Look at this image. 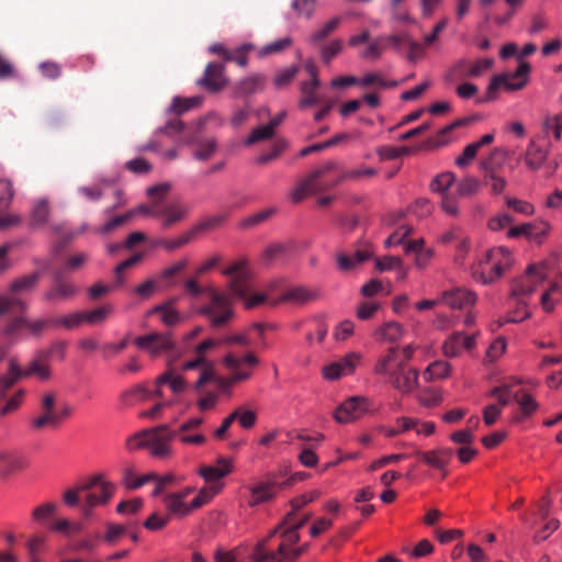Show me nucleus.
<instances>
[{
  "mask_svg": "<svg viewBox=\"0 0 562 562\" xmlns=\"http://www.w3.org/2000/svg\"><path fill=\"white\" fill-rule=\"evenodd\" d=\"M544 278L546 271L543 266L530 265L524 274L513 281L510 291L512 296L517 297L519 304L526 305L524 299L532 294Z\"/></svg>",
  "mask_w": 562,
  "mask_h": 562,
  "instance_id": "1a4fd4ad",
  "label": "nucleus"
},
{
  "mask_svg": "<svg viewBox=\"0 0 562 562\" xmlns=\"http://www.w3.org/2000/svg\"><path fill=\"white\" fill-rule=\"evenodd\" d=\"M403 335L404 328L397 322H387L375 330V337L382 341H396Z\"/></svg>",
  "mask_w": 562,
  "mask_h": 562,
  "instance_id": "473e14b6",
  "label": "nucleus"
},
{
  "mask_svg": "<svg viewBox=\"0 0 562 562\" xmlns=\"http://www.w3.org/2000/svg\"><path fill=\"white\" fill-rule=\"evenodd\" d=\"M529 240L541 244L550 233L552 226L546 220H537L529 222Z\"/></svg>",
  "mask_w": 562,
  "mask_h": 562,
  "instance_id": "a19ab883",
  "label": "nucleus"
},
{
  "mask_svg": "<svg viewBox=\"0 0 562 562\" xmlns=\"http://www.w3.org/2000/svg\"><path fill=\"white\" fill-rule=\"evenodd\" d=\"M274 135L269 124L260 125L251 131L249 136L245 139V145L250 146L257 142L266 140Z\"/></svg>",
  "mask_w": 562,
  "mask_h": 562,
  "instance_id": "6e6d98bb",
  "label": "nucleus"
},
{
  "mask_svg": "<svg viewBox=\"0 0 562 562\" xmlns=\"http://www.w3.org/2000/svg\"><path fill=\"white\" fill-rule=\"evenodd\" d=\"M480 182L473 177H467L458 183V194L460 196H470L477 192Z\"/></svg>",
  "mask_w": 562,
  "mask_h": 562,
  "instance_id": "774afa93",
  "label": "nucleus"
},
{
  "mask_svg": "<svg viewBox=\"0 0 562 562\" xmlns=\"http://www.w3.org/2000/svg\"><path fill=\"white\" fill-rule=\"evenodd\" d=\"M291 44H292V38L290 36H285V37L279 38V40H277L274 42H271V43L265 45L260 49L259 55L260 56H267V55L280 53L283 49L290 47Z\"/></svg>",
  "mask_w": 562,
  "mask_h": 562,
  "instance_id": "e2e57ef3",
  "label": "nucleus"
},
{
  "mask_svg": "<svg viewBox=\"0 0 562 562\" xmlns=\"http://www.w3.org/2000/svg\"><path fill=\"white\" fill-rule=\"evenodd\" d=\"M59 426L57 409L56 411H42V413L34 417L31 422V427L35 430L44 428H57Z\"/></svg>",
  "mask_w": 562,
  "mask_h": 562,
  "instance_id": "58836bf2",
  "label": "nucleus"
},
{
  "mask_svg": "<svg viewBox=\"0 0 562 562\" xmlns=\"http://www.w3.org/2000/svg\"><path fill=\"white\" fill-rule=\"evenodd\" d=\"M56 351H59V356L63 359L65 355L64 345L55 344L47 351H38L25 369H21L15 358H11L8 362V372L7 379L4 380V385L12 386L21 378L32 375H35L41 381L49 380L50 368L48 366L47 359Z\"/></svg>",
  "mask_w": 562,
  "mask_h": 562,
  "instance_id": "423d86ee",
  "label": "nucleus"
},
{
  "mask_svg": "<svg viewBox=\"0 0 562 562\" xmlns=\"http://www.w3.org/2000/svg\"><path fill=\"white\" fill-rule=\"evenodd\" d=\"M63 271H55L54 272V280L55 283L45 293V300L53 302V301H63L68 300L72 297L77 293V288L74 283L67 282L63 280Z\"/></svg>",
  "mask_w": 562,
  "mask_h": 562,
  "instance_id": "6ab92c4d",
  "label": "nucleus"
},
{
  "mask_svg": "<svg viewBox=\"0 0 562 562\" xmlns=\"http://www.w3.org/2000/svg\"><path fill=\"white\" fill-rule=\"evenodd\" d=\"M216 148L217 144L214 138L201 140L198 143V148L194 150L193 157L201 161L207 160L215 154Z\"/></svg>",
  "mask_w": 562,
  "mask_h": 562,
  "instance_id": "603ef678",
  "label": "nucleus"
},
{
  "mask_svg": "<svg viewBox=\"0 0 562 562\" xmlns=\"http://www.w3.org/2000/svg\"><path fill=\"white\" fill-rule=\"evenodd\" d=\"M249 498L247 501L250 507L258 506L259 504L270 501L276 493V484L271 482H257L248 485Z\"/></svg>",
  "mask_w": 562,
  "mask_h": 562,
  "instance_id": "5701e85b",
  "label": "nucleus"
},
{
  "mask_svg": "<svg viewBox=\"0 0 562 562\" xmlns=\"http://www.w3.org/2000/svg\"><path fill=\"white\" fill-rule=\"evenodd\" d=\"M514 401L519 405L521 411V417H515L516 420L531 416L539 407L535 397L525 391L515 392Z\"/></svg>",
  "mask_w": 562,
  "mask_h": 562,
  "instance_id": "c756f323",
  "label": "nucleus"
},
{
  "mask_svg": "<svg viewBox=\"0 0 562 562\" xmlns=\"http://www.w3.org/2000/svg\"><path fill=\"white\" fill-rule=\"evenodd\" d=\"M176 302V299L169 300L162 304L155 305L147 312V316H155L158 315L160 322L168 326H175L181 322H183L184 317L183 315L175 308L173 304Z\"/></svg>",
  "mask_w": 562,
  "mask_h": 562,
  "instance_id": "a211bd4d",
  "label": "nucleus"
},
{
  "mask_svg": "<svg viewBox=\"0 0 562 562\" xmlns=\"http://www.w3.org/2000/svg\"><path fill=\"white\" fill-rule=\"evenodd\" d=\"M175 438L176 432L168 425H161L134 434L126 440V448L131 451L147 449L151 457L165 459L172 454L171 441Z\"/></svg>",
  "mask_w": 562,
  "mask_h": 562,
  "instance_id": "7ed1b4c3",
  "label": "nucleus"
},
{
  "mask_svg": "<svg viewBox=\"0 0 562 562\" xmlns=\"http://www.w3.org/2000/svg\"><path fill=\"white\" fill-rule=\"evenodd\" d=\"M316 5L317 0H292L291 3V8L295 11L296 15L307 20L314 16Z\"/></svg>",
  "mask_w": 562,
  "mask_h": 562,
  "instance_id": "09e8293b",
  "label": "nucleus"
},
{
  "mask_svg": "<svg viewBox=\"0 0 562 562\" xmlns=\"http://www.w3.org/2000/svg\"><path fill=\"white\" fill-rule=\"evenodd\" d=\"M232 414H236V420H238L240 427L248 429L251 428L257 422V415L251 409H245L239 407L235 409Z\"/></svg>",
  "mask_w": 562,
  "mask_h": 562,
  "instance_id": "0e129e2a",
  "label": "nucleus"
},
{
  "mask_svg": "<svg viewBox=\"0 0 562 562\" xmlns=\"http://www.w3.org/2000/svg\"><path fill=\"white\" fill-rule=\"evenodd\" d=\"M202 101V97H191L186 99L175 97L167 111L176 114H182L193 108L201 105Z\"/></svg>",
  "mask_w": 562,
  "mask_h": 562,
  "instance_id": "ea45409f",
  "label": "nucleus"
},
{
  "mask_svg": "<svg viewBox=\"0 0 562 562\" xmlns=\"http://www.w3.org/2000/svg\"><path fill=\"white\" fill-rule=\"evenodd\" d=\"M513 262L512 252L507 247H494L473 263L471 276L476 282L486 285L498 280Z\"/></svg>",
  "mask_w": 562,
  "mask_h": 562,
  "instance_id": "20e7f679",
  "label": "nucleus"
},
{
  "mask_svg": "<svg viewBox=\"0 0 562 562\" xmlns=\"http://www.w3.org/2000/svg\"><path fill=\"white\" fill-rule=\"evenodd\" d=\"M507 342L505 338L497 337L487 348L486 358L488 361H496L506 350Z\"/></svg>",
  "mask_w": 562,
  "mask_h": 562,
  "instance_id": "338daca9",
  "label": "nucleus"
},
{
  "mask_svg": "<svg viewBox=\"0 0 562 562\" xmlns=\"http://www.w3.org/2000/svg\"><path fill=\"white\" fill-rule=\"evenodd\" d=\"M547 157L548 151L535 140H530L522 155V160L530 171H538L544 165Z\"/></svg>",
  "mask_w": 562,
  "mask_h": 562,
  "instance_id": "393cba45",
  "label": "nucleus"
},
{
  "mask_svg": "<svg viewBox=\"0 0 562 562\" xmlns=\"http://www.w3.org/2000/svg\"><path fill=\"white\" fill-rule=\"evenodd\" d=\"M160 216L162 217L164 227H169L177 222H180L188 213L187 206L183 204L176 202L171 203L165 209H159Z\"/></svg>",
  "mask_w": 562,
  "mask_h": 562,
  "instance_id": "cd10ccee",
  "label": "nucleus"
},
{
  "mask_svg": "<svg viewBox=\"0 0 562 562\" xmlns=\"http://www.w3.org/2000/svg\"><path fill=\"white\" fill-rule=\"evenodd\" d=\"M114 311L111 304L97 307L92 311L85 312L86 323L89 325L102 324Z\"/></svg>",
  "mask_w": 562,
  "mask_h": 562,
  "instance_id": "37998d69",
  "label": "nucleus"
},
{
  "mask_svg": "<svg viewBox=\"0 0 562 562\" xmlns=\"http://www.w3.org/2000/svg\"><path fill=\"white\" fill-rule=\"evenodd\" d=\"M297 510H291L286 517L284 518L283 522L278 527L276 528L274 530H272V532L270 533L269 538H272L277 532H291L293 530H295V532L300 536L299 533V529L301 527H303V525L310 519V515H305L304 517L302 518H296L295 516V513Z\"/></svg>",
  "mask_w": 562,
  "mask_h": 562,
  "instance_id": "72a5a7b5",
  "label": "nucleus"
},
{
  "mask_svg": "<svg viewBox=\"0 0 562 562\" xmlns=\"http://www.w3.org/2000/svg\"><path fill=\"white\" fill-rule=\"evenodd\" d=\"M329 166H325L312 171L306 178L301 180V182L290 192V199L294 203L301 202L304 198L310 194H313L317 190L316 180L327 170H329Z\"/></svg>",
  "mask_w": 562,
  "mask_h": 562,
  "instance_id": "f3484780",
  "label": "nucleus"
},
{
  "mask_svg": "<svg viewBox=\"0 0 562 562\" xmlns=\"http://www.w3.org/2000/svg\"><path fill=\"white\" fill-rule=\"evenodd\" d=\"M254 48L255 46L252 44H243L236 49L228 52L226 61H235L238 66L246 67L248 63L247 54Z\"/></svg>",
  "mask_w": 562,
  "mask_h": 562,
  "instance_id": "864d4df0",
  "label": "nucleus"
},
{
  "mask_svg": "<svg viewBox=\"0 0 562 562\" xmlns=\"http://www.w3.org/2000/svg\"><path fill=\"white\" fill-rule=\"evenodd\" d=\"M530 65L520 63L514 74H503L494 76L487 87V100L495 98V92L504 87L508 91H517L522 89L528 82Z\"/></svg>",
  "mask_w": 562,
  "mask_h": 562,
  "instance_id": "9d476101",
  "label": "nucleus"
},
{
  "mask_svg": "<svg viewBox=\"0 0 562 562\" xmlns=\"http://www.w3.org/2000/svg\"><path fill=\"white\" fill-rule=\"evenodd\" d=\"M456 177L452 172H443L437 176L430 183L434 192L443 193L453 184Z\"/></svg>",
  "mask_w": 562,
  "mask_h": 562,
  "instance_id": "4d7b16f0",
  "label": "nucleus"
},
{
  "mask_svg": "<svg viewBox=\"0 0 562 562\" xmlns=\"http://www.w3.org/2000/svg\"><path fill=\"white\" fill-rule=\"evenodd\" d=\"M344 47L342 41L339 38L331 40L323 45L319 49L322 61L329 65L331 60L341 53Z\"/></svg>",
  "mask_w": 562,
  "mask_h": 562,
  "instance_id": "a18cd8bd",
  "label": "nucleus"
},
{
  "mask_svg": "<svg viewBox=\"0 0 562 562\" xmlns=\"http://www.w3.org/2000/svg\"><path fill=\"white\" fill-rule=\"evenodd\" d=\"M451 366L443 360L431 362L424 371L423 376L426 381L435 379H445L450 374Z\"/></svg>",
  "mask_w": 562,
  "mask_h": 562,
  "instance_id": "e433bc0d",
  "label": "nucleus"
},
{
  "mask_svg": "<svg viewBox=\"0 0 562 562\" xmlns=\"http://www.w3.org/2000/svg\"><path fill=\"white\" fill-rule=\"evenodd\" d=\"M369 409L370 403L367 397L352 396L337 407L334 417L336 422L347 424L361 418Z\"/></svg>",
  "mask_w": 562,
  "mask_h": 562,
  "instance_id": "ddd939ff",
  "label": "nucleus"
},
{
  "mask_svg": "<svg viewBox=\"0 0 562 562\" xmlns=\"http://www.w3.org/2000/svg\"><path fill=\"white\" fill-rule=\"evenodd\" d=\"M159 291H162V290L160 289L159 284L157 283L156 279L154 277L147 279L146 281L138 284L134 289L135 294H137L140 299H149L155 293H157Z\"/></svg>",
  "mask_w": 562,
  "mask_h": 562,
  "instance_id": "052dcab7",
  "label": "nucleus"
},
{
  "mask_svg": "<svg viewBox=\"0 0 562 562\" xmlns=\"http://www.w3.org/2000/svg\"><path fill=\"white\" fill-rule=\"evenodd\" d=\"M53 326L63 327L65 329H74L86 323L85 312H75L53 319Z\"/></svg>",
  "mask_w": 562,
  "mask_h": 562,
  "instance_id": "79ce46f5",
  "label": "nucleus"
},
{
  "mask_svg": "<svg viewBox=\"0 0 562 562\" xmlns=\"http://www.w3.org/2000/svg\"><path fill=\"white\" fill-rule=\"evenodd\" d=\"M49 214V206L46 199H40L34 202L31 211V221L33 225H43Z\"/></svg>",
  "mask_w": 562,
  "mask_h": 562,
  "instance_id": "de8ad7c7",
  "label": "nucleus"
},
{
  "mask_svg": "<svg viewBox=\"0 0 562 562\" xmlns=\"http://www.w3.org/2000/svg\"><path fill=\"white\" fill-rule=\"evenodd\" d=\"M318 296L316 290L308 289L306 286H294L286 290L278 302H288L292 304H304L314 301Z\"/></svg>",
  "mask_w": 562,
  "mask_h": 562,
  "instance_id": "bb28decb",
  "label": "nucleus"
},
{
  "mask_svg": "<svg viewBox=\"0 0 562 562\" xmlns=\"http://www.w3.org/2000/svg\"><path fill=\"white\" fill-rule=\"evenodd\" d=\"M173 431L176 432V438L183 445L202 446L206 442V436L202 432L195 430L181 431L180 428Z\"/></svg>",
  "mask_w": 562,
  "mask_h": 562,
  "instance_id": "8fccbe9b",
  "label": "nucleus"
},
{
  "mask_svg": "<svg viewBox=\"0 0 562 562\" xmlns=\"http://www.w3.org/2000/svg\"><path fill=\"white\" fill-rule=\"evenodd\" d=\"M507 158V151L503 148H494L490 156L481 162V168L485 171H493L501 167Z\"/></svg>",
  "mask_w": 562,
  "mask_h": 562,
  "instance_id": "49530a36",
  "label": "nucleus"
},
{
  "mask_svg": "<svg viewBox=\"0 0 562 562\" xmlns=\"http://www.w3.org/2000/svg\"><path fill=\"white\" fill-rule=\"evenodd\" d=\"M543 131L559 140L562 137V114L548 115L542 123Z\"/></svg>",
  "mask_w": 562,
  "mask_h": 562,
  "instance_id": "3c124183",
  "label": "nucleus"
},
{
  "mask_svg": "<svg viewBox=\"0 0 562 562\" xmlns=\"http://www.w3.org/2000/svg\"><path fill=\"white\" fill-rule=\"evenodd\" d=\"M373 371L404 395L411 394L418 386V370L404 363L394 350H387L379 357Z\"/></svg>",
  "mask_w": 562,
  "mask_h": 562,
  "instance_id": "f257e3e1",
  "label": "nucleus"
},
{
  "mask_svg": "<svg viewBox=\"0 0 562 562\" xmlns=\"http://www.w3.org/2000/svg\"><path fill=\"white\" fill-rule=\"evenodd\" d=\"M101 481V474H97L92 476L88 482L78 485L75 488L67 490L64 493V502L68 506H76L79 503V495L81 492L90 491L93 487H97Z\"/></svg>",
  "mask_w": 562,
  "mask_h": 562,
  "instance_id": "7c9ffc66",
  "label": "nucleus"
},
{
  "mask_svg": "<svg viewBox=\"0 0 562 562\" xmlns=\"http://www.w3.org/2000/svg\"><path fill=\"white\" fill-rule=\"evenodd\" d=\"M124 400L125 402H130V397H133L137 401H148V400H151L154 398L155 396H157V394L155 393V391H149L146 385L144 384H137L133 387H131L130 390H127L125 393H124Z\"/></svg>",
  "mask_w": 562,
  "mask_h": 562,
  "instance_id": "5fc2aeb1",
  "label": "nucleus"
},
{
  "mask_svg": "<svg viewBox=\"0 0 562 562\" xmlns=\"http://www.w3.org/2000/svg\"><path fill=\"white\" fill-rule=\"evenodd\" d=\"M97 486L103 487V496H98V494L92 492L88 493L85 497V504L95 507L99 505L106 504L111 499L115 490V486L112 483L105 481L101 475V481H99V484Z\"/></svg>",
  "mask_w": 562,
  "mask_h": 562,
  "instance_id": "2f4dec72",
  "label": "nucleus"
},
{
  "mask_svg": "<svg viewBox=\"0 0 562 562\" xmlns=\"http://www.w3.org/2000/svg\"><path fill=\"white\" fill-rule=\"evenodd\" d=\"M223 363L229 371H232V374L226 380H220L218 383L224 386H229L240 381L248 380L251 376V372L240 370L241 366L246 364L249 367H256L259 363V360L252 352H248L244 357L227 353L223 358Z\"/></svg>",
  "mask_w": 562,
  "mask_h": 562,
  "instance_id": "f8f14e48",
  "label": "nucleus"
},
{
  "mask_svg": "<svg viewBox=\"0 0 562 562\" xmlns=\"http://www.w3.org/2000/svg\"><path fill=\"white\" fill-rule=\"evenodd\" d=\"M300 536L295 530L281 532L277 549L267 548V540L258 542L252 551V562H294L306 549V546L295 547Z\"/></svg>",
  "mask_w": 562,
  "mask_h": 562,
  "instance_id": "0eeeda50",
  "label": "nucleus"
},
{
  "mask_svg": "<svg viewBox=\"0 0 562 562\" xmlns=\"http://www.w3.org/2000/svg\"><path fill=\"white\" fill-rule=\"evenodd\" d=\"M223 66L217 63H210L202 78L198 80V85L205 87L209 91L215 92L225 86L223 75Z\"/></svg>",
  "mask_w": 562,
  "mask_h": 562,
  "instance_id": "4be33fe9",
  "label": "nucleus"
},
{
  "mask_svg": "<svg viewBox=\"0 0 562 562\" xmlns=\"http://www.w3.org/2000/svg\"><path fill=\"white\" fill-rule=\"evenodd\" d=\"M514 392L509 384H503L501 386L494 387L490 392V396L495 397L498 402V406L502 408L508 405L512 401H514Z\"/></svg>",
  "mask_w": 562,
  "mask_h": 562,
  "instance_id": "13d9d810",
  "label": "nucleus"
},
{
  "mask_svg": "<svg viewBox=\"0 0 562 562\" xmlns=\"http://www.w3.org/2000/svg\"><path fill=\"white\" fill-rule=\"evenodd\" d=\"M371 257V251L368 249L357 250L352 257L347 256L344 252L337 255L338 268L342 271L352 270L358 263L367 261Z\"/></svg>",
  "mask_w": 562,
  "mask_h": 562,
  "instance_id": "c85d7f7f",
  "label": "nucleus"
},
{
  "mask_svg": "<svg viewBox=\"0 0 562 562\" xmlns=\"http://www.w3.org/2000/svg\"><path fill=\"white\" fill-rule=\"evenodd\" d=\"M26 317L18 316L8 323V325L3 329L4 336L8 338H18L21 330L25 328Z\"/></svg>",
  "mask_w": 562,
  "mask_h": 562,
  "instance_id": "69168bd1",
  "label": "nucleus"
},
{
  "mask_svg": "<svg viewBox=\"0 0 562 562\" xmlns=\"http://www.w3.org/2000/svg\"><path fill=\"white\" fill-rule=\"evenodd\" d=\"M265 86V78L261 75H254L243 79L237 88L236 93L238 95H250L261 91Z\"/></svg>",
  "mask_w": 562,
  "mask_h": 562,
  "instance_id": "f704fd0d",
  "label": "nucleus"
},
{
  "mask_svg": "<svg viewBox=\"0 0 562 562\" xmlns=\"http://www.w3.org/2000/svg\"><path fill=\"white\" fill-rule=\"evenodd\" d=\"M38 280L40 273L33 272L12 281L9 286L10 294L0 295V317L12 311L25 312L29 308V302L22 295L31 293Z\"/></svg>",
  "mask_w": 562,
  "mask_h": 562,
  "instance_id": "6e6552de",
  "label": "nucleus"
},
{
  "mask_svg": "<svg viewBox=\"0 0 562 562\" xmlns=\"http://www.w3.org/2000/svg\"><path fill=\"white\" fill-rule=\"evenodd\" d=\"M222 274L229 277L228 290L226 293L231 300L233 307V300L238 299L244 302L246 308H254L261 305L266 301V295L261 293H250V284L248 280V269L246 260H237L229 267L222 270Z\"/></svg>",
  "mask_w": 562,
  "mask_h": 562,
  "instance_id": "39448f33",
  "label": "nucleus"
},
{
  "mask_svg": "<svg viewBox=\"0 0 562 562\" xmlns=\"http://www.w3.org/2000/svg\"><path fill=\"white\" fill-rule=\"evenodd\" d=\"M184 288L194 297L203 293L209 295V303L201 306L198 312L207 318L211 326H224L233 318L234 311L231 306L229 296L226 293L220 292L212 286L202 288L193 279L186 281Z\"/></svg>",
  "mask_w": 562,
  "mask_h": 562,
  "instance_id": "f03ea898",
  "label": "nucleus"
},
{
  "mask_svg": "<svg viewBox=\"0 0 562 562\" xmlns=\"http://www.w3.org/2000/svg\"><path fill=\"white\" fill-rule=\"evenodd\" d=\"M476 294L465 288L456 286L442 291L439 294L441 305H446L452 310H464L476 303Z\"/></svg>",
  "mask_w": 562,
  "mask_h": 562,
  "instance_id": "2eb2a0df",
  "label": "nucleus"
},
{
  "mask_svg": "<svg viewBox=\"0 0 562 562\" xmlns=\"http://www.w3.org/2000/svg\"><path fill=\"white\" fill-rule=\"evenodd\" d=\"M475 347V336L465 335L462 331L451 334L442 345V352L448 358L461 356L464 351H470Z\"/></svg>",
  "mask_w": 562,
  "mask_h": 562,
  "instance_id": "dca6fc26",
  "label": "nucleus"
},
{
  "mask_svg": "<svg viewBox=\"0 0 562 562\" xmlns=\"http://www.w3.org/2000/svg\"><path fill=\"white\" fill-rule=\"evenodd\" d=\"M135 345L151 357L171 353L175 350V341L170 334L153 331L135 338Z\"/></svg>",
  "mask_w": 562,
  "mask_h": 562,
  "instance_id": "9b49d317",
  "label": "nucleus"
},
{
  "mask_svg": "<svg viewBox=\"0 0 562 562\" xmlns=\"http://www.w3.org/2000/svg\"><path fill=\"white\" fill-rule=\"evenodd\" d=\"M131 218L132 213H125L122 215L114 216L111 220H109L104 225L95 228L94 232L100 235H108Z\"/></svg>",
  "mask_w": 562,
  "mask_h": 562,
  "instance_id": "bf43d9fd",
  "label": "nucleus"
},
{
  "mask_svg": "<svg viewBox=\"0 0 562 562\" xmlns=\"http://www.w3.org/2000/svg\"><path fill=\"white\" fill-rule=\"evenodd\" d=\"M418 456L424 463L442 471L443 475H446V469L453 457V451L449 448H439L430 451L418 452Z\"/></svg>",
  "mask_w": 562,
  "mask_h": 562,
  "instance_id": "412c9836",
  "label": "nucleus"
},
{
  "mask_svg": "<svg viewBox=\"0 0 562 562\" xmlns=\"http://www.w3.org/2000/svg\"><path fill=\"white\" fill-rule=\"evenodd\" d=\"M233 470L232 460L220 458L215 465L202 467L199 474L209 483H215L229 474Z\"/></svg>",
  "mask_w": 562,
  "mask_h": 562,
  "instance_id": "b1692460",
  "label": "nucleus"
},
{
  "mask_svg": "<svg viewBox=\"0 0 562 562\" xmlns=\"http://www.w3.org/2000/svg\"><path fill=\"white\" fill-rule=\"evenodd\" d=\"M340 23V18L336 16L328 20L318 30L314 31L307 37V42L312 45H316L335 32Z\"/></svg>",
  "mask_w": 562,
  "mask_h": 562,
  "instance_id": "4c0bfd02",
  "label": "nucleus"
},
{
  "mask_svg": "<svg viewBox=\"0 0 562 562\" xmlns=\"http://www.w3.org/2000/svg\"><path fill=\"white\" fill-rule=\"evenodd\" d=\"M162 501L170 517L176 516L182 518L193 512L191 502L187 503L183 498H181V496L175 495L173 493L166 494Z\"/></svg>",
  "mask_w": 562,
  "mask_h": 562,
  "instance_id": "a878e982",
  "label": "nucleus"
},
{
  "mask_svg": "<svg viewBox=\"0 0 562 562\" xmlns=\"http://www.w3.org/2000/svg\"><path fill=\"white\" fill-rule=\"evenodd\" d=\"M361 361L359 352H349L339 360L331 362L323 368V376L326 380H337L341 376L350 375Z\"/></svg>",
  "mask_w": 562,
  "mask_h": 562,
  "instance_id": "4468645a",
  "label": "nucleus"
},
{
  "mask_svg": "<svg viewBox=\"0 0 562 562\" xmlns=\"http://www.w3.org/2000/svg\"><path fill=\"white\" fill-rule=\"evenodd\" d=\"M318 86V79L302 82L301 92L303 93V98L300 100V108L312 106L319 102V98L316 93Z\"/></svg>",
  "mask_w": 562,
  "mask_h": 562,
  "instance_id": "c9c22d12",
  "label": "nucleus"
},
{
  "mask_svg": "<svg viewBox=\"0 0 562 562\" xmlns=\"http://www.w3.org/2000/svg\"><path fill=\"white\" fill-rule=\"evenodd\" d=\"M167 385L173 395L177 397L181 395L188 387L184 378L180 374L175 373L172 370H168L160 374L156 379L155 393L158 397L162 396V386Z\"/></svg>",
  "mask_w": 562,
  "mask_h": 562,
  "instance_id": "aec40b11",
  "label": "nucleus"
},
{
  "mask_svg": "<svg viewBox=\"0 0 562 562\" xmlns=\"http://www.w3.org/2000/svg\"><path fill=\"white\" fill-rule=\"evenodd\" d=\"M221 490L222 484H214L210 487L201 488L191 501V507H193V510L209 503Z\"/></svg>",
  "mask_w": 562,
  "mask_h": 562,
  "instance_id": "c03bdc74",
  "label": "nucleus"
},
{
  "mask_svg": "<svg viewBox=\"0 0 562 562\" xmlns=\"http://www.w3.org/2000/svg\"><path fill=\"white\" fill-rule=\"evenodd\" d=\"M286 148H288V142L284 139H278L273 144L271 151L260 155L256 159V162L259 165H266V164L272 161L273 159L278 158Z\"/></svg>",
  "mask_w": 562,
  "mask_h": 562,
  "instance_id": "680f3d73",
  "label": "nucleus"
}]
</instances>
